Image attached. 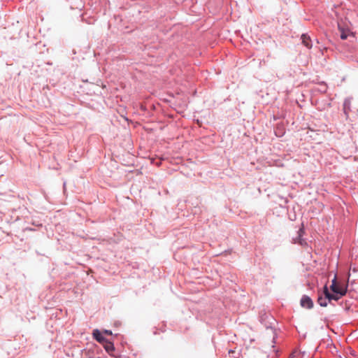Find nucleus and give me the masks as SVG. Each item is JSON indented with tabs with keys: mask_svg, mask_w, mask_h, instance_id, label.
<instances>
[{
	"mask_svg": "<svg viewBox=\"0 0 358 358\" xmlns=\"http://www.w3.org/2000/svg\"><path fill=\"white\" fill-rule=\"evenodd\" d=\"M324 294L326 295V296L328 298V301H331V300L338 301L341 296H340L339 294H331L327 285L324 287Z\"/></svg>",
	"mask_w": 358,
	"mask_h": 358,
	"instance_id": "1",
	"label": "nucleus"
},
{
	"mask_svg": "<svg viewBox=\"0 0 358 358\" xmlns=\"http://www.w3.org/2000/svg\"><path fill=\"white\" fill-rule=\"evenodd\" d=\"M301 305L303 308H311L313 306V303L309 296H303L301 299Z\"/></svg>",
	"mask_w": 358,
	"mask_h": 358,
	"instance_id": "2",
	"label": "nucleus"
},
{
	"mask_svg": "<svg viewBox=\"0 0 358 358\" xmlns=\"http://www.w3.org/2000/svg\"><path fill=\"white\" fill-rule=\"evenodd\" d=\"M338 30L341 32V38L342 40H345V39H347V38L349 35L353 34L352 32H351L348 28H344V27H341L340 25V24H338Z\"/></svg>",
	"mask_w": 358,
	"mask_h": 358,
	"instance_id": "3",
	"label": "nucleus"
},
{
	"mask_svg": "<svg viewBox=\"0 0 358 358\" xmlns=\"http://www.w3.org/2000/svg\"><path fill=\"white\" fill-rule=\"evenodd\" d=\"M301 41L302 43L308 48L310 49L312 48V41L309 36L306 34H302Z\"/></svg>",
	"mask_w": 358,
	"mask_h": 358,
	"instance_id": "4",
	"label": "nucleus"
},
{
	"mask_svg": "<svg viewBox=\"0 0 358 358\" xmlns=\"http://www.w3.org/2000/svg\"><path fill=\"white\" fill-rule=\"evenodd\" d=\"M93 336L94 338L100 343H104L106 341V338L102 336L101 333L98 329H94L93 331Z\"/></svg>",
	"mask_w": 358,
	"mask_h": 358,
	"instance_id": "5",
	"label": "nucleus"
},
{
	"mask_svg": "<svg viewBox=\"0 0 358 358\" xmlns=\"http://www.w3.org/2000/svg\"><path fill=\"white\" fill-rule=\"evenodd\" d=\"M336 292H333L335 294H339L340 296H343L346 294L347 287L341 286L338 283L336 285Z\"/></svg>",
	"mask_w": 358,
	"mask_h": 358,
	"instance_id": "6",
	"label": "nucleus"
},
{
	"mask_svg": "<svg viewBox=\"0 0 358 358\" xmlns=\"http://www.w3.org/2000/svg\"><path fill=\"white\" fill-rule=\"evenodd\" d=\"M327 301L328 298L326 296V295H324V296H320L317 299L318 303L322 307H326L327 306Z\"/></svg>",
	"mask_w": 358,
	"mask_h": 358,
	"instance_id": "7",
	"label": "nucleus"
},
{
	"mask_svg": "<svg viewBox=\"0 0 358 358\" xmlns=\"http://www.w3.org/2000/svg\"><path fill=\"white\" fill-rule=\"evenodd\" d=\"M102 344L107 352H110L114 350L113 344L107 340Z\"/></svg>",
	"mask_w": 358,
	"mask_h": 358,
	"instance_id": "8",
	"label": "nucleus"
},
{
	"mask_svg": "<svg viewBox=\"0 0 358 358\" xmlns=\"http://www.w3.org/2000/svg\"><path fill=\"white\" fill-rule=\"evenodd\" d=\"M337 284V282H336V276L334 277V278L332 280V284L330 286V289L332 292H336V285Z\"/></svg>",
	"mask_w": 358,
	"mask_h": 358,
	"instance_id": "9",
	"label": "nucleus"
},
{
	"mask_svg": "<svg viewBox=\"0 0 358 358\" xmlns=\"http://www.w3.org/2000/svg\"><path fill=\"white\" fill-rule=\"evenodd\" d=\"M235 353V351L234 350H229V355L230 357L233 358L234 357V355Z\"/></svg>",
	"mask_w": 358,
	"mask_h": 358,
	"instance_id": "10",
	"label": "nucleus"
},
{
	"mask_svg": "<svg viewBox=\"0 0 358 358\" xmlns=\"http://www.w3.org/2000/svg\"><path fill=\"white\" fill-rule=\"evenodd\" d=\"M296 355H299V352H294V353H292V354L291 355V356H290V357H289V358H294V357L295 356H296Z\"/></svg>",
	"mask_w": 358,
	"mask_h": 358,
	"instance_id": "11",
	"label": "nucleus"
},
{
	"mask_svg": "<svg viewBox=\"0 0 358 358\" xmlns=\"http://www.w3.org/2000/svg\"><path fill=\"white\" fill-rule=\"evenodd\" d=\"M103 333L106 334H108V335H111L112 334V332L110 330H105L103 331Z\"/></svg>",
	"mask_w": 358,
	"mask_h": 358,
	"instance_id": "12",
	"label": "nucleus"
},
{
	"mask_svg": "<svg viewBox=\"0 0 358 358\" xmlns=\"http://www.w3.org/2000/svg\"><path fill=\"white\" fill-rule=\"evenodd\" d=\"M233 358H237V357H233Z\"/></svg>",
	"mask_w": 358,
	"mask_h": 358,
	"instance_id": "13",
	"label": "nucleus"
}]
</instances>
